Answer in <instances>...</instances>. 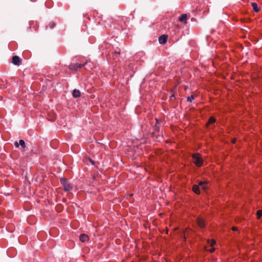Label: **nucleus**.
<instances>
[{
  "instance_id": "nucleus-19",
  "label": "nucleus",
  "mask_w": 262,
  "mask_h": 262,
  "mask_svg": "<svg viewBox=\"0 0 262 262\" xmlns=\"http://www.w3.org/2000/svg\"><path fill=\"white\" fill-rule=\"evenodd\" d=\"M14 145L16 148L19 147V142H17V141H15L14 143Z\"/></svg>"
},
{
  "instance_id": "nucleus-21",
  "label": "nucleus",
  "mask_w": 262,
  "mask_h": 262,
  "mask_svg": "<svg viewBox=\"0 0 262 262\" xmlns=\"http://www.w3.org/2000/svg\"><path fill=\"white\" fill-rule=\"evenodd\" d=\"M215 250V248H212L211 249L209 250V251L211 252V253H212L213 252H214Z\"/></svg>"
},
{
  "instance_id": "nucleus-13",
  "label": "nucleus",
  "mask_w": 262,
  "mask_h": 262,
  "mask_svg": "<svg viewBox=\"0 0 262 262\" xmlns=\"http://www.w3.org/2000/svg\"><path fill=\"white\" fill-rule=\"evenodd\" d=\"M19 144L23 148L26 147V143L23 140H20L19 141Z\"/></svg>"
},
{
  "instance_id": "nucleus-24",
  "label": "nucleus",
  "mask_w": 262,
  "mask_h": 262,
  "mask_svg": "<svg viewBox=\"0 0 262 262\" xmlns=\"http://www.w3.org/2000/svg\"><path fill=\"white\" fill-rule=\"evenodd\" d=\"M235 141H236V139H233V140H232V142L233 143H235Z\"/></svg>"
},
{
  "instance_id": "nucleus-25",
  "label": "nucleus",
  "mask_w": 262,
  "mask_h": 262,
  "mask_svg": "<svg viewBox=\"0 0 262 262\" xmlns=\"http://www.w3.org/2000/svg\"><path fill=\"white\" fill-rule=\"evenodd\" d=\"M172 97H174V95H171V96L170 97V98H171Z\"/></svg>"
},
{
  "instance_id": "nucleus-18",
  "label": "nucleus",
  "mask_w": 262,
  "mask_h": 262,
  "mask_svg": "<svg viewBox=\"0 0 262 262\" xmlns=\"http://www.w3.org/2000/svg\"><path fill=\"white\" fill-rule=\"evenodd\" d=\"M120 54V52H115L114 53H113V57H116L117 55H119Z\"/></svg>"
},
{
  "instance_id": "nucleus-8",
  "label": "nucleus",
  "mask_w": 262,
  "mask_h": 262,
  "mask_svg": "<svg viewBox=\"0 0 262 262\" xmlns=\"http://www.w3.org/2000/svg\"><path fill=\"white\" fill-rule=\"evenodd\" d=\"M89 239L88 236L85 234H81L79 236V239L82 242H85Z\"/></svg>"
},
{
  "instance_id": "nucleus-4",
  "label": "nucleus",
  "mask_w": 262,
  "mask_h": 262,
  "mask_svg": "<svg viewBox=\"0 0 262 262\" xmlns=\"http://www.w3.org/2000/svg\"><path fill=\"white\" fill-rule=\"evenodd\" d=\"M12 62L13 64L19 66L21 64V61L18 56H13L12 58Z\"/></svg>"
},
{
  "instance_id": "nucleus-5",
  "label": "nucleus",
  "mask_w": 262,
  "mask_h": 262,
  "mask_svg": "<svg viewBox=\"0 0 262 262\" xmlns=\"http://www.w3.org/2000/svg\"><path fill=\"white\" fill-rule=\"evenodd\" d=\"M196 223L198 226L201 228H203L205 227V223L203 219L200 217H198L196 219Z\"/></svg>"
},
{
  "instance_id": "nucleus-14",
  "label": "nucleus",
  "mask_w": 262,
  "mask_h": 262,
  "mask_svg": "<svg viewBox=\"0 0 262 262\" xmlns=\"http://www.w3.org/2000/svg\"><path fill=\"white\" fill-rule=\"evenodd\" d=\"M194 99V97L192 95L188 97L187 100L188 102H191Z\"/></svg>"
},
{
  "instance_id": "nucleus-9",
  "label": "nucleus",
  "mask_w": 262,
  "mask_h": 262,
  "mask_svg": "<svg viewBox=\"0 0 262 262\" xmlns=\"http://www.w3.org/2000/svg\"><path fill=\"white\" fill-rule=\"evenodd\" d=\"M187 15L186 14H184L179 18V20L182 23L186 24L187 23Z\"/></svg>"
},
{
  "instance_id": "nucleus-7",
  "label": "nucleus",
  "mask_w": 262,
  "mask_h": 262,
  "mask_svg": "<svg viewBox=\"0 0 262 262\" xmlns=\"http://www.w3.org/2000/svg\"><path fill=\"white\" fill-rule=\"evenodd\" d=\"M72 96L75 98H79L81 96V92L79 90L74 89L72 93Z\"/></svg>"
},
{
  "instance_id": "nucleus-15",
  "label": "nucleus",
  "mask_w": 262,
  "mask_h": 262,
  "mask_svg": "<svg viewBox=\"0 0 262 262\" xmlns=\"http://www.w3.org/2000/svg\"><path fill=\"white\" fill-rule=\"evenodd\" d=\"M256 215H257V219H259L262 215V210H258L257 211Z\"/></svg>"
},
{
  "instance_id": "nucleus-10",
  "label": "nucleus",
  "mask_w": 262,
  "mask_h": 262,
  "mask_svg": "<svg viewBox=\"0 0 262 262\" xmlns=\"http://www.w3.org/2000/svg\"><path fill=\"white\" fill-rule=\"evenodd\" d=\"M192 190L194 192H195L196 194H200V189L199 186L196 185H194L192 187Z\"/></svg>"
},
{
  "instance_id": "nucleus-11",
  "label": "nucleus",
  "mask_w": 262,
  "mask_h": 262,
  "mask_svg": "<svg viewBox=\"0 0 262 262\" xmlns=\"http://www.w3.org/2000/svg\"><path fill=\"white\" fill-rule=\"evenodd\" d=\"M251 5L253 7V10L255 12H258L259 11V9L257 7V5L255 3H251Z\"/></svg>"
},
{
  "instance_id": "nucleus-17",
  "label": "nucleus",
  "mask_w": 262,
  "mask_h": 262,
  "mask_svg": "<svg viewBox=\"0 0 262 262\" xmlns=\"http://www.w3.org/2000/svg\"><path fill=\"white\" fill-rule=\"evenodd\" d=\"M55 26V23L53 21H51L49 23L48 27H50V28L52 29Z\"/></svg>"
},
{
  "instance_id": "nucleus-23",
  "label": "nucleus",
  "mask_w": 262,
  "mask_h": 262,
  "mask_svg": "<svg viewBox=\"0 0 262 262\" xmlns=\"http://www.w3.org/2000/svg\"><path fill=\"white\" fill-rule=\"evenodd\" d=\"M90 162L93 164L94 165L95 164V162L93 160H92V159H90Z\"/></svg>"
},
{
  "instance_id": "nucleus-16",
  "label": "nucleus",
  "mask_w": 262,
  "mask_h": 262,
  "mask_svg": "<svg viewBox=\"0 0 262 262\" xmlns=\"http://www.w3.org/2000/svg\"><path fill=\"white\" fill-rule=\"evenodd\" d=\"M215 119L213 117H211L208 121V123L211 124V123L215 122Z\"/></svg>"
},
{
  "instance_id": "nucleus-3",
  "label": "nucleus",
  "mask_w": 262,
  "mask_h": 262,
  "mask_svg": "<svg viewBox=\"0 0 262 262\" xmlns=\"http://www.w3.org/2000/svg\"><path fill=\"white\" fill-rule=\"evenodd\" d=\"M87 64H88V62H85L83 64L72 63L69 66V68L71 70L76 71L78 69H80V68L83 67V66H84L85 65H86Z\"/></svg>"
},
{
  "instance_id": "nucleus-12",
  "label": "nucleus",
  "mask_w": 262,
  "mask_h": 262,
  "mask_svg": "<svg viewBox=\"0 0 262 262\" xmlns=\"http://www.w3.org/2000/svg\"><path fill=\"white\" fill-rule=\"evenodd\" d=\"M206 183V182L200 181L199 183V186H201L203 189L205 190L206 189V187L204 185Z\"/></svg>"
},
{
  "instance_id": "nucleus-6",
  "label": "nucleus",
  "mask_w": 262,
  "mask_h": 262,
  "mask_svg": "<svg viewBox=\"0 0 262 262\" xmlns=\"http://www.w3.org/2000/svg\"><path fill=\"white\" fill-rule=\"evenodd\" d=\"M167 38L168 36L166 35H162L160 36L159 38V43L161 45L165 44L167 41Z\"/></svg>"
},
{
  "instance_id": "nucleus-22",
  "label": "nucleus",
  "mask_w": 262,
  "mask_h": 262,
  "mask_svg": "<svg viewBox=\"0 0 262 262\" xmlns=\"http://www.w3.org/2000/svg\"><path fill=\"white\" fill-rule=\"evenodd\" d=\"M232 230H233V231H236V230H237V227H233L232 228Z\"/></svg>"
},
{
  "instance_id": "nucleus-1",
  "label": "nucleus",
  "mask_w": 262,
  "mask_h": 262,
  "mask_svg": "<svg viewBox=\"0 0 262 262\" xmlns=\"http://www.w3.org/2000/svg\"><path fill=\"white\" fill-rule=\"evenodd\" d=\"M60 182L63 187V189L65 191H70L72 189V186L70 183L66 178H61Z\"/></svg>"
},
{
  "instance_id": "nucleus-20",
  "label": "nucleus",
  "mask_w": 262,
  "mask_h": 262,
  "mask_svg": "<svg viewBox=\"0 0 262 262\" xmlns=\"http://www.w3.org/2000/svg\"><path fill=\"white\" fill-rule=\"evenodd\" d=\"M215 243V241H212L210 244L211 246H213Z\"/></svg>"
},
{
  "instance_id": "nucleus-2",
  "label": "nucleus",
  "mask_w": 262,
  "mask_h": 262,
  "mask_svg": "<svg viewBox=\"0 0 262 262\" xmlns=\"http://www.w3.org/2000/svg\"><path fill=\"white\" fill-rule=\"evenodd\" d=\"M193 162L196 166L200 167L202 165L203 160L199 154H195L192 156Z\"/></svg>"
}]
</instances>
